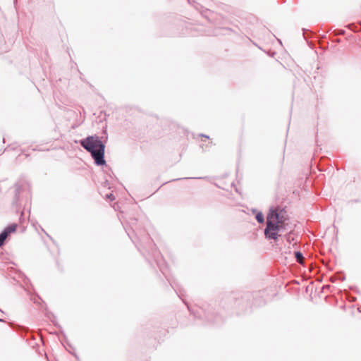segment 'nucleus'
I'll return each instance as SVG.
<instances>
[{"mask_svg": "<svg viewBox=\"0 0 361 361\" xmlns=\"http://www.w3.org/2000/svg\"><path fill=\"white\" fill-rule=\"evenodd\" d=\"M288 214L284 208L272 207L267 217V227L264 231L266 237L269 239L276 240L279 233L285 229L286 221L288 220Z\"/></svg>", "mask_w": 361, "mask_h": 361, "instance_id": "1", "label": "nucleus"}, {"mask_svg": "<svg viewBox=\"0 0 361 361\" xmlns=\"http://www.w3.org/2000/svg\"><path fill=\"white\" fill-rule=\"evenodd\" d=\"M82 147L91 153L92 158L97 165L105 163L104 159V145L98 137L89 136L80 142Z\"/></svg>", "mask_w": 361, "mask_h": 361, "instance_id": "2", "label": "nucleus"}, {"mask_svg": "<svg viewBox=\"0 0 361 361\" xmlns=\"http://www.w3.org/2000/svg\"><path fill=\"white\" fill-rule=\"evenodd\" d=\"M16 228H17L16 224H12V225H10L9 226H8L7 228H6L4 231L7 232V235H8L11 233L15 232L16 230Z\"/></svg>", "mask_w": 361, "mask_h": 361, "instance_id": "3", "label": "nucleus"}, {"mask_svg": "<svg viewBox=\"0 0 361 361\" xmlns=\"http://www.w3.org/2000/svg\"><path fill=\"white\" fill-rule=\"evenodd\" d=\"M295 256L296 260L298 263L302 264L303 262V256L301 252H295Z\"/></svg>", "mask_w": 361, "mask_h": 361, "instance_id": "4", "label": "nucleus"}, {"mask_svg": "<svg viewBox=\"0 0 361 361\" xmlns=\"http://www.w3.org/2000/svg\"><path fill=\"white\" fill-rule=\"evenodd\" d=\"M7 236V232L3 231L1 233H0V246H1L4 244Z\"/></svg>", "mask_w": 361, "mask_h": 361, "instance_id": "5", "label": "nucleus"}, {"mask_svg": "<svg viewBox=\"0 0 361 361\" xmlns=\"http://www.w3.org/2000/svg\"><path fill=\"white\" fill-rule=\"evenodd\" d=\"M256 219L259 223H263L264 221V215L262 212H259L256 215Z\"/></svg>", "mask_w": 361, "mask_h": 361, "instance_id": "6", "label": "nucleus"}, {"mask_svg": "<svg viewBox=\"0 0 361 361\" xmlns=\"http://www.w3.org/2000/svg\"><path fill=\"white\" fill-rule=\"evenodd\" d=\"M107 199H109L110 200H114L115 199L113 194H109L106 195Z\"/></svg>", "mask_w": 361, "mask_h": 361, "instance_id": "7", "label": "nucleus"}, {"mask_svg": "<svg viewBox=\"0 0 361 361\" xmlns=\"http://www.w3.org/2000/svg\"><path fill=\"white\" fill-rule=\"evenodd\" d=\"M339 33H340V35H342L343 33V30H340Z\"/></svg>", "mask_w": 361, "mask_h": 361, "instance_id": "8", "label": "nucleus"}]
</instances>
